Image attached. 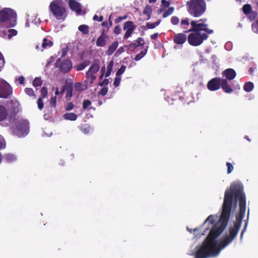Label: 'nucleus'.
Segmentation results:
<instances>
[{"mask_svg": "<svg viewBox=\"0 0 258 258\" xmlns=\"http://www.w3.org/2000/svg\"><path fill=\"white\" fill-rule=\"evenodd\" d=\"M78 117L77 114L73 112L66 113V120H70L74 121L77 119Z\"/></svg>", "mask_w": 258, "mask_h": 258, "instance_id": "nucleus-23", "label": "nucleus"}, {"mask_svg": "<svg viewBox=\"0 0 258 258\" xmlns=\"http://www.w3.org/2000/svg\"><path fill=\"white\" fill-rule=\"evenodd\" d=\"M222 78L216 77L210 80L207 84L208 89L211 91L219 90L221 88Z\"/></svg>", "mask_w": 258, "mask_h": 258, "instance_id": "nucleus-8", "label": "nucleus"}, {"mask_svg": "<svg viewBox=\"0 0 258 258\" xmlns=\"http://www.w3.org/2000/svg\"><path fill=\"white\" fill-rule=\"evenodd\" d=\"M113 64H114L113 60H110L107 64V70H109V71L110 70L112 71V68L113 66Z\"/></svg>", "mask_w": 258, "mask_h": 258, "instance_id": "nucleus-58", "label": "nucleus"}, {"mask_svg": "<svg viewBox=\"0 0 258 258\" xmlns=\"http://www.w3.org/2000/svg\"><path fill=\"white\" fill-rule=\"evenodd\" d=\"M99 66L97 63H94L88 70V73H91L92 74H96L99 70Z\"/></svg>", "mask_w": 258, "mask_h": 258, "instance_id": "nucleus-20", "label": "nucleus"}, {"mask_svg": "<svg viewBox=\"0 0 258 258\" xmlns=\"http://www.w3.org/2000/svg\"><path fill=\"white\" fill-rule=\"evenodd\" d=\"M158 33H154L153 34L151 35L150 36V38L152 39H156L158 36Z\"/></svg>", "mask_w": 258, "mask_h": 258, "instance_id": "nucleus-63", "label": "nucleus"}, {"mask_svg": "<svg viewBox=\"0 0 258 258\" xmlns=\"http://www.w3.org/2000/svg\"><path fill=\"white\" fill-rule=\"evenodd\" d=\"M206 21V19L193 20L190 22L191 28L184 31L185 33L192 32L187 37L188 42L191 46L200 45L208 39L209 34L213 33L214 31L208 28V24L205 23Z\"/></svg>", "mask_w": 258, "mask_h": 258, "instance_id": "nucleus-2", "label": "nucleus"}, {"mask_svg": "<svg viewBox=\"0 0 258 258\" xmlns=\"http://www.w3.org/2000/svg\"><path fill=\"white\" fill-rule=\"evenodd\" d=\"M136 26L134 25V22L131 21H126L123 26L124 30H126V32L123 36V39H126L130 37L134 31L135 30Z\"/></svg>", "mask_w": 258, "mask_h": 258, "instance_id": "nucleus-9", "label": "nucleus"}, {"mask_svg": "<svg viewBox=\"0 0 258 258\" xmlns=\"http://www.w3.org/2000/svg\"><path fill=\"white\" fill-rule=\"evenodd\" d=\"M124 46H121L117 50V51H116L115 53V56H119V55H120L122 53H123V52H124Z\"/></svg>", "mask_w": 258, "mask_h": 258, "instance_id": "nucleus-51", "label": "nucleus"}, {"mask_svg": "<svg viewBox=\"0 0 258 258\" xmlns=\"http://www.w3.org/2000/svg\"><path fill=\"white\" fill-rule=\"evenodd\" d=\"M18 80L20 84H24L25 81V78L23 76L19 77L18 79Z\"/></svg>", "mask_w": 258, "mask_h": 258, "instance_id": "nucleus-60", "label": "nucleus"}, {"mask_svg": "<svg viewBox=\"0 0 258 258\" xmlns=\"http://www.w3.org/2000/svg\"><path fill=\"white\" fill-rule=\"evenodd\" d=\"M124 47H127L130 51H134L137 47V43L134 42L128 45H124Z\"/></svg>", "mask_w": 258, "mask_h": 258, "instance_id": "nucleus-40", "label": "nucleus"}, {"mask_svg": "<svg viewBox=\"0 0 258 258\" xmlns=\"http://www.w3.org/2000/svg\"><path fill=\"white\" fill-rule=\"evenodd\" d=\"M161 4L165 8H169L170 6V2L166 0H162Z\"/></svg>", "mask_w": 258, "mask_h": 258, "instance_id": "nucleus-56", "label": "nucleus"}, {"mask_svg": "<svg viewBox=\"0 0 258 258\" xmlns=\"http://www.w3.org/2000/svg\"><path fill=\"white\" fill-rule=\"evenodd\" d=\"M8 38H11L13 36H16L17 34V31L15 29H9L8 30Z\"/></svg>", "mask_w": 258, "mask_h": 258, "instance_id": "nucleus-43", "label": "nucleus"}, {"mask_svg": "<svg viewBox=\"0 0 258 258\" xmlns=\"http://www.w3.org/2000/svg\"><path fill=\"white\" fill-rule=\"evenodd\" d=\"M108 92V87L107 86L103 87L100 91L98 92V94L102 96H105Z\"/></svg>", "mask_w": 258, "mask_h": 258, "instance_id": "nucleus-47", "label": "nucleus"}, {"mask_svg": "<svg viewBox=\"0 0 258 258\" xmlns=\"http://www.w3.org/2000/svg\"><path fill=\"white\" fill-rule=\"evenodd\" d=\"M53 42L50 40H48L47 38H44L43 39V42L41 44V46L43 49H46L48 47H50L53 45Z\"/></svg>", "mask_w": 258, "mask_h": 258, "instance_id": "nucleus-21", "label": "nucleus"}, {"mask_svg": "<svg viewBox=\"0 0 258 258\" xmlns=\"http://www.w3.org/2000/svg\"><path fill=\"white\" fill-rule=\"evenodd\" d=\"M147 49H145L143 50H142L139 54H138L134 58V59L136 61H139L141 59H142L147 53Z\"/></svg>", "mask_w": 258, "mask_h": 258, "instance_id": "nucleus-29", "label": "nucleus"}, {"mask_svg": "<svg viewBox=\"0 0 258 258\" xmlns=\"http://www.w3.org/2000/svg\"><path fill=\"white\" fill-rule=\"evenodd\" d=\"M189 25V20L188 18H186L183 19L181 21L180 26L182 29H187Z\"/></svg>", "mask_w": 258, "mask_h": 258, "instance_id": "nucleus-26", "label": "nucleus"}, {"mask_svg": "<svg viewBox=\"0 0 258 258\" xmlns=\"http://www.w3.org/2000/svg\"><path fill=\"white\" fill-rule=\"evenodd\" d=\"M74 106V104L72 102H70L68 104L67 106L66 107V110H71L73 108Z\"/></svg>", "mask_w": 258, "mask_h": 258, "instance_id": "nucleus-59", "label": "nucleus"}, {"mask_svg": "<svg viewBox=\"0 0 258 258\" xmlns=\"http://www.w3.org/2000/svg\"><path fill=\"white\" fill-rule=\"evenodd\" d=\"M161 22L160 20H158L157 21H156L155 23H150L148 22L146 24V26L148 29H153L155 28L156 26L159 25V24Z\"/></svg>", "mask_w": 258, "mask_h": 258, "instance_id": "nucleus-31", "label": "nucleus"}, {"mask_svg": "<svg viewBox=\"0 0 258 258\" xmlns=\"http://www.w3.org/2000/svg\"><path fill=\"white\" fill-rule=\"evenodd\" d=\"M41 96L44 98L47 96V88L45 87H43L40 90Z\"/></svg>", "mask_w": 258, "mask_h": 258, "instance_id": "nucleus-41", "label": "nucleus"}, {"mask_svg": "<svg viewBox=\"0 0 258 258\" xmlns=\"http://www.w3.org/2000/svg\"><path fill=\"white\" fill-rule=\"evenodd\" d=\"M179 22V18L176 16H173L171 18V23L173 25H177Z\"/></svg>", "mask_w": 258, "mask_h": 258, "instance_id": "nucleus-45", "label": "nucleus"}, {"mask_svg": "<svg viewBox=\"0 0 258 258\" xmlns=\"http://www.w3.org/2000/svg\"><path fill=\"white\" fill-rule=\"evenodd\" d=\"M207 222H210L211 225H213L215 221L214 219V216L212 215H211L208 216L207 219L205 221L203 224H205Z\"/></svg>", "mask_w": 258, "mask_h": 258, "instance_id": "nucleus-48", "label": "nucleus"}, {"mask_svg": "<svg viewBox=\"0 0 258 258\" xmlns=\"http://www.w3.org/2000/svg\"><path fill=\"white\" fill-rule=\"evenodd\" d=\"M74 88L76 91H82L87 88V86L83 85L81 83H76L74 85Z\"/></svg>", "mask_w": 258, "mask_h": 258, "instance_id": "nucleus-28", "label": "nucleus"}, {"mask_svg": "<svg viewBox=\"0 0 258 258\" xmlns=\"http://www.w3.org/2000/svg\"><path fill=\"white\" fill-rule=\"evenodd\" d=\"M64 92V85L62 86L60 92H59L58 91V89L57 87L56 88V91L55 92V94L56 95H58L59 93L62 94Z\"/></svg>", "mask_w": 258, "mask_h": 258, "instance_id": "nucleus-55", "label": "nucleus"}, {"mask_svg": "<svg viewBox=\"0 0 258 258\" xmlns=\"http://www.w3.org/2000/svg\"><path fill=\"white\" fill-rule=\"evenodd\" d=\"M111 70H107V71L105 73V77H108V76H110V75L111 74Z\"/></svg>", "mask_w": 258, "mask_h": 258, "instance_id": "nucleus-64", "label": "nucleus"}, {"mask_svg": "<svg viewBox=\"0 0 258 258\" xmlns=\"http://www.w3.org/2000/svg\"><path fill=\"white\" fill-rule=\"evenodd\" d=\"M42 84V81L40 78L36 77L33 81V85L35 87L40 86Z\"/></svg>", "mask_w": 258, "mask_h": 258, "instance_id": "nucleus-34", "label": "nucleus"}, {"mask_svg": "<svg viewBox=\"0 0 258 258\" xmlns=\"http://www.w3.org/2000/svg\"><path fill=\"white\" fill-rule=\"evenodd\" d=\"M109 84V80L107 79H105L102 82H100L99 83V85L100 86H107Z\"/></svg>", "mask_w": 258, "mask_h": 258, "instance_id": "nucleus-54", "label": "nucleus"}, {"mask_svg": "<svg viewBox=\"0 0 258 258\" xmlns=\"http://www.w3.org/2000/svg\"><path fill=\"white\" fill-rule=\"evenodd\" d=\"M125 69L126 67L124 65H122L120 68L117 71L116 76L120 77V76L125 72Z\"/></svg>", "mask_w": 258, "mask_h": 258, "instance_id": "nucleus-37", "label": "nucleus"}, {"mask_svg": "<svg viewBox=\"0 0 258 258\" xmlns=\"http://www.w3.org/2000/svg\"><path fill=\"white\" fill-rule=\"evenodd\" d=\"M12 93L13 89L10 84L5 80L0 81V98H8Z\"/></svg>", "mask_w": 258, "mask_h": 258, "instance_id": "nucleus-7", "label": "nucleus"}, {"mask_svg": "<svg viewBox=\"0 0 258 258\" xmlns=\"http://www.w3.org/2000/svg\"><path fill=\"white\" fill-rule=\"evenodd\" d=\"M222 76L225 77V79L227 81H230L233 80L235 78L236 73L233 69H227L222 72Z\"/></svg>", "mask_w": 258, "mask_h": 258, "instance_id": "nucleus-12", "label": "nucleus"}, {"mask_svg": "<svg viewBox=\"0 0 258 258\" xmlns=\"http://www.w3.org/2000/svg\"><path fill=\"white\" fill-rule=\"evenodd\" d=\"M91 104V102L88 99L84 100L83 102V108L85 110Z\"/></svg>", "mask_w": 258, "mask_h": 258, "instance_id": "nucleus-44", "label": "nucleus"}, {"mask_svg": "<svg viewBox=\"0 0 258 258\" xmlns=\"http://www.w3.org/2000/svg\"><path fill=\"white\" fill-rule=\"evenodd\" d=\"M246 210V196L241 183L234 182L224 194L219 221L215 224L195 253V258L218 254L237 236Z\"/></svg>", "mask_w": 258, "mask_h": 258, "instance_id": "nucleus-1", "label": "nucleus"}, {"mask_svg": "<svg viewBox=\"0 0 258 258\" xmlns=\"http://www.w3.org/2000/svg\"><path fill=\"white\" fill-rule=\"evenodd\" d=\"M16 13L12 9L5 8L0 10L1 24L6 28L14 27L16 24Z\"/></svg>", "mask_w": 258, "mask_h": 258, "instance_id": "nucleus-4", "label": "nucleus"}, {"mask_svg": "<svg viewBox=\"0 0 258 258\" xmlns=\"http://www.w3.org/2000/svg\"><path fill=\"white\" fill-rule=\"evenodd\" d=\"M56 102V97H52L50 100V104L51 106L54 107Z\"/></svg>", "mask_w": 258, "mask_h": 258, "instance_id": "nucleus-53", "label": "nucleus"}, {"mask_svg": "<svg viewBox=\"0 0 258 258\" xmlns=\"http://www.w3.org/2000/svg\"><path fill=\"white\" fill-rule=\"evenodd\" d=\"M69 6L70 9L72 11L76 12L78 15L82 14L81 5L79 2L75 0H70Z\"/></svg>", "mask_w": 258, "mask_h": 258, "instance_id": "nucleus-10", "label": "nucleus"}, {"mask_svg": "<svg viewBox=\"0 0 258 258\" xmlns=\"http://www.w3.org/2000/svg\"><path fill=\"white\" fill-rule=\"evenodd\" d=\"M90 61L89 60H84L83 62L74 67V68L77 71H80L84 70L86 67L89 66Z\"/></svg>", "mask_w": 258, "mask_h": 258, "instance_id": "nucleus-19", "label": "nucleus"}, {"mask_svg": "<svg viewBox=\"0 0 258 258\" xmlns=\"http://www.w3.org/2000/svg\"><path fill=\"white\" fill-rule=\"evenodd\" d=\"M78 29L83 34H88L89 32V27L87 25H81L79 26Z\"/></svg>", "mask_w": 258, "mask_h": 258, "instance_id": "nucleus-24", "label": "nucleus"}, {"mask_svg": "<svg viewBox=\"0 0 258 258\" xmlns=\"http://www.w3.org/2000/svg\"><path fill=\"white\" fill-rule=\"evenodd\" d=\"M121 32V29L119 25H117L114 27V33L115 34H119Z\"/></svg>", "mask_w": 258, "mask_h": 258, "instance_id": "nucleus-57", "label": "nucleus"}, {"mask_svg": "<svg viewBox=\"0 0 258 258\" xmlns=\"http://www.w3.org/2000/svg\"><path fill=\"white\" fill-rule=\"evenodd\" d=\"M38 108L39 110H41L44 107V103L43 102L42 97H39L37 100Z\"/></svg>", "mask_w": 258, "mask_h": 258, "instance_id": "nucleus-39", "label": "nucleus"}, {"mask_svg": "<svg viewBox=\"0 0 258 258\" xmlns=\"http://www.w3.org/2000/svg\"><path fill=\"white\" fill-rule=\"evenodd\" d=\"M24 91L25 93L29 96H33L34 98L36 97V95L34 93L33 90L32 88H26Z\"/></svg>", "mask_w": 258, "mask_h": 258, "instance_id": "nucleus-36", "label": "nucleus"}, {"mask_svg": "<svg viewBox=\"0 0 258 258\" xmlns=\"http://www.w3.org/2000/svg\"><path fill=\"white\" fill-rule=\"evenodd\" d=\"M254 87L253 84L251 82L246 83L243 87L244 90L247 92L252 91Z\"/></svg>", "mask_w": 258, "mask_h": 258, "instance_id": "nucleus-25", "label": "nucleus"}, {"mask_svg": "<svg viewBox=\"0 0 258 258\" xmlns=\"http://www.w3.org/2000/svg\"><path fill=\"white\" fill-rule=\"evenodd\" d=\"M5 159L8 163L12 162L16 160V156L12 154H7L5 155Z\"/></svg>", "mask_w": 258, "mask_h": 258, "instance_id": "nucleus-27", "label": "nucleus"}, {"mask_svg": "<svg viewBox=\"0 0 258 258\" xmlns=\"http://www.w3.org/2000/svg\"><path fill=\"white\" fill-rule=\"evenodd\" d=\"M107 37L103 36H100L96 40V44L98 47H104L106 45Z\"/></svg>", "mask_w": 258, "mask_h": 258, "instance_id": "nucleus-17", "label": "nucleus"}, {"mask_svg": "<svg viewBox=\"0 0 258 258\" xmlns=\"http://www.w3.org/2000/svg\"><path fill=\"white\" fill-rule=\"evenodd\" d=\"M127 18V15H124V16H119L116 18L114 21L116 24L120 23L122 21L126 19Z\"/></svg>", "mask_w": 258, "mask_h": 258, "instance_id": "nucleus-46", "label": "nucleus"}, {"mask_svg": "<svg viewBox=\"0 0 258 258\" xmlns=\"http://www.w3.org/2000/svg\"><path fill=\"white\" fill-rule=\"evenodd\" d=\"M143 13L144 14L147 16V20H149L151 18L152 13V9L150 6L147 5L144 8Z\"/></svg>", "mask_w": 258, "mask_h": 258, "instance_id": "nucleus-22", "label": "nucleus"}, {"mask_svg": "<svg viewBox=\"0 0 258 258\" xmlns=\"http://www.w3.org/2000/svg\"><path fill=\"white\" fill-rule=\"evenodd\" d=\"M226 166L227 167V173L230 174L233 170V166L232 164L229 162L226 163Z\"/></svg>", "mask_w": 258, "mask_h": 258, "instance_id": "nucleus-50", "label": "nucleus"}, {"mask_svg": "<svg viewBox=\"0 0 258 258\" xmlns=\"http://www.w3.org/2000/svg\"><path fill=\"white\" fill-rule=\"evenodd\" d=\"M86 77L89 80H90V83L91 84L93 83L94 81L96 79V77L95 76H94L93 74H91V73H88V71H87L86 73Z\"/></svg>", "mask_w": 258, "mask_h": 258, "instance_id": "nucleus-32", "label": "nucleus"}, {"mask_svg": "<svg viewBox=\"0 0 258 258\" xmlns=\"http://www.w3.org/2000/svg\"><path fill=\"white\" fill-rule=\"evenodd\" d=\"M29 122L22 118L17 117L15 119L11 127L12 133L19 137H24L29 132Z\"/></svg>", "mask_w": 258, "mask_h": 258, "instance_id": "nucleus-5", "label": "nucleus"}, {"mask_svg": "<svg viewBox=\"0 0 258 258\" xmlns=\"http://www.w3.org/2000/svg\"><path fill=\"white\" fill-rule=\"evenodd\" d=\"M112 18H113V14H111L108 18L109 25L110 27L112 26V22L111 21Z\"/></svg>", "mask_w": 258, "mask_h": 258, "instance_id": "nucleus-62", "label": "nucleus"}, {"mask_svg": "<svg viewBox=\"0 0 258 258\" xmlns=\"http://www.w3.org/2000/svg\"><path fill=\"white\" fill-rule=\"evenodd\" d=\"M121 81V77L118 76H116V77L114 79L113 85L115 87H118Z\"/></svg>", "mask_w": 258, "mask_h": 258, "instance_id": "nucleus-49", "label": "nucleus"}, {"mask_svg": "<svg viewBox=\"0 0 258 258\" xmlns=\"http://www.w3.org/2000/svg\"><path fill=\"white\" fill-rule=\"evenodd\" d=\"M108 29H107L106 30L105 29H103L102 31V33H101V34L100 35L101 36H103L104 37H107V33L108 32Z\"/></svg>", "mask_w": 258, "mask_h": 258, "instance_id": "nucleus-61", "label": "nucleus"}, {"mask_svg": "<svg viewBox=\"0 0 258 258\" xmlns=\"http://www.w3.org/2000/svg\"><path fill=\"white\" fill-rule=\"evenodd\" d=\"M242 11L244 14L247 15L251 11V6L249 4H245L242 7Z\"/></svg>", "mask_w": 258, "mask_h": 258, "instance_id": "nucleus-30", "label": "nucleus"}, {"mask_svg": "<svg viewBox=\"0 0 258 258\" xmlns=\"http://www.w3.org/2000/svg\"><path fill=\"white\" fill-rule=\"evenodd\" d=\"M81 130L85 134H87L90 131V126L88 124H83L81 125Z\"/></svg>", "mask_w": 258, "mask_h": 258, "instance_id": "nucleus-42", "label": "nucleus"}, {"mask_svg": "<svg viewBox=\"0 0 258 258\" xmlns=\"http://www.w3.org/2000/svg\"><path fill=\"white\" fill-rule=\"evenodd\" d=\"M187 39L186 35L183 33L176 34L173 38V42L178 45H182Z\"/></svg>", "mask_w": 258, "mask_h": 258, "instance_id": "nucleus-11", "label": "nucleus"}, {"mask_svg": "<svg viewBox=\"0 0 258 258\" xmlns=\"http://www.w3.org/2000/svg\"><path fill=\"white\" fill-rule=\"evenodd\" d=\"M73 90V82L71 80L68 79L66 80V90L67 91L66 97H71L72 96Z\"/></svg>", "mask_w": 258, "mask_h": 258, "instance_id": "nucleus-14", "label": "nucleus"}, {"mask_svg": "<svg viewBox=\"0 0 258 258\" xmlns=\"http://www.w3.org/2000/svg\"><path fill=\"white\" fill-rule=\"evenodd\" d=\"M118 46V42L117 41L113 42L112 44L109 46L106 51V54L108 56L112 55L115 52Z\"/></svg>", "mask_w": 258, "mask_h": 258, "instance_id": "nucleus-15", "label": "nucleus"}, {"mask_svg": "<svg viewBox=\"0 0 258 258\" xmlns=\"http://www.w3.org/2000/svg\"><path fill=\"white\" fill-rule=\"evenodd\" d=\"M56 68H58L59 71L62 73L64 72V59L61 58H58L55 63Z\"/></svg>", "mask_w": 258, "mask_h": 258, "instance_id": "nucleus-16", "label": "nucleus"}, {"mask_svg": "<svg viewBox=\"0 0 258 258\" xmlns=\"http://www.w3.org/2000/svg\"><path fill=\"white\" fill-rule=\"evenodd\" d=\"M93 19L98 22H102L103 20V17L102 16L98 17L97 15H95L93 17Z\"/></svg>", "mask_w": 258, "mask_h": 258, "instance_id": "nucleus-52", "label": "nucleus"}, {"mask_svg": "<svg viewBox=\"0 0 258 258\" xmlns=\"http://www.w3.org/2000/svg\"><path fill=\"white\" fill-rule=\"evenodd\" d=\"M174 11L173 7H169L163 14V18H166L169 15H171Z\"/></svg>", "mask_w": 258, "mask_h": 258, "instance_id": "nucleus-33", "label": "nucleus"}, {"mask_svg": "<svg viewBox=\"0 0 258 258\" xmlns=\"http://www.w3.org/2000/svg\"><path fill=\"white\" fill-rule=\"evenodd\" d=\"M221 87L222 88L223 91L226 93L230 94L233 90L231 86L228 84V81L225 79L222 78Z\"/></svg>", "mask_w": 258, "mask_h": 258, "instance_id": "nucleus-13", "label": "nucleus"}, {"mask_svg": "<svg viewBox=\"0 0 258 258\" xmlns=\"http://www.w3.org/2000/svg\"><path fill=\"white\" fill-rule=\"evenodd\" d=\"M134 42L137 43V47L143 46L145 44L144 40L141 37L138 38L137 39L134 41Z\"/></svg>", "mask_w": 258, "mask_h": 258, "instance_id": "nucleus-38", "label": "nucleus"}, {"mask_svg": "<svg viewBox=\"0 0 258 258\" xmlns=\"http://www.w3.org/2000/svg\"><path fill=\"white\" fill-rule=\"evenodd\" d=\"M72 67V61L70 59H66V73L69 72Z\"/></svg>", "mask_w": 258, "mask_h": 258, "instance_id": "nucleus-35", "label": "nucleus"}, {"mask_svg": "<svg viewBox=\"0 0 258 258\" xmlns=\"http://www.w3.org/2000/svg\"><path fill=\"white\" fill-rule=\"evenodd\" d=\"M186 8L191 16L198 18L205 13L207 7L205 0H189L186 3Z\"/></svg>", "mask_w": 258, "mask_h": 258, "instance_id": "nucleus-3", "label": "nucleus"}, {"mask_svg": "<svg viewBox=\"0 0 258 258\" xmlns=\"http://www.w3.org/2000/svg\"><path fill=\"white\" fill-rule=\"evenodd\" d=\"M49 9L56 20H64V7L62 0H53L49 6Z\"/></svg>", "mask_w": 258, "mask_h": 258, "instance_id": "nucleus-6", "label": "nucleus"}, {"mask_svg": "<svg viewBox=\"0 0 258 258\" xmlns=\"http://www.w3.org/2000/svg\"><path fill=\"white\" fill-rule=\"evenodd\" d=\"M8 116V112L5 107L0 105V121L5 120Z\"/></svg>", "mask_w": 258, "mask_h": 258, "instance_id": "nucleus-18", "label": "nucleus"}]
</instances>
